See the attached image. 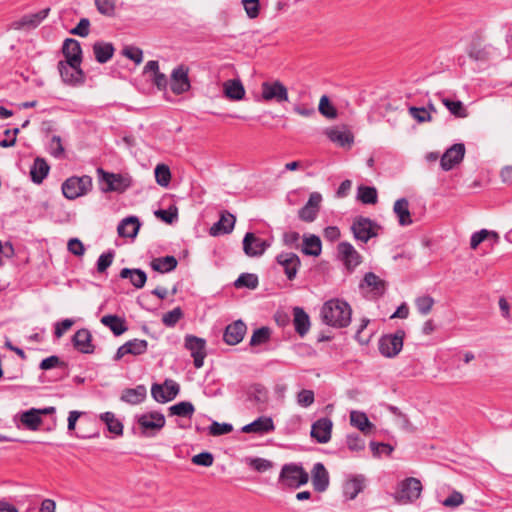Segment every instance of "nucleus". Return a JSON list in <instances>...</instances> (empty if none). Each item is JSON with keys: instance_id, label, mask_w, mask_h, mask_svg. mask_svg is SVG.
Masks as SVG:
<instances>
[{"instance_id": "obj_1", "label": "nucleus", "mask_w": 512, "mask_h": 512, "mask_svg": "<svg viewBox=\"0 0 512 512\" xmlns=\"http://www.w3.org/2000/svg\"><path fill=\"white\" fill-rule=\"evenodd\" d=\"M62 52L65 62L60 61L58 63L62 80L71 85L83 83L85 76L81 69L82 49L79 41L67 38L63 43Z\"/></svg>"}, {"instance_id": "obj_2", "label": "nucleus", "mask_w": 512, "mask_h": 512, "mask_svg": "<svg viewBox=\"0 0 512 512\" xmlns=\"http://www.w3.org/2000/svg\"><path fill=\"white\" fill-rule=\"evenodd\" d=\"M351 315L350 305L338 298L326 301L321 309L323 322L335 328L347 327L351 322Z\"/></svg>"}, {"instance_id": "obj_3", "label": "nucleus", "mask_w": 512, "mask_h": 512, "mask_svg": "<svg viewBox=\"0 0 512 512\" xmlns=\"http://www.w3.org/2000/svg\"><path fill=\"white\" fill-rule=\"evenodd\" d=\"M165 423L164 414L158 411L146 412L137 416V424L141 435L145 437L157 435L164 428Z\"/></svg>"}, {"instance_id": "obj_4", "label": "nucleus", "mask_w": 512, "mask_h": 512, "mask_svg": "<svg viewBox=\"0 0 512 512\" xmlns=\"http://www.w3.org/2000/svg\"><path fill=\"white\" fill-rule=\"evenodd\" d=\"M92 189V178L88 175L72 176L62 184V193L65 198L74 200L86 195Z\"/></svg>"}, {"instance_id": "obj_5", "label": "nucleus", "mask_w": 512, "mask_h": 512, "mask_svg": "<svg viewBox=\"0 0 512 512\" xmlns=\"http://www.w3.org/2000/svg\"><path fill=\"white\" fill-rule=\"evenodd\" d=\"M308 480V473L301 465L295 463L285 464L279 475V481L290 488H298L305 485Z\"/></svg>"}, {"instance_id": "obj_6", "label": "nucleus", "mask_w": 512, "mask_h": 512, "mask_svg": "<svg viewBox=\"0 0 512 512\" xmlns=\"http://www.w3.org/2000/svg\"><path fill=\"white\" fill-rule=\"evenodd\" d=\"M380 228V225L376 222L363 216L356 217L351 226L355 239L364 243H367L371 238L378 236Z\"/></svg>"}, {"instance_id": "obj_7", "label": "nucleus", "mask_w": 512, "mask_h": 512, "mask_svg": "<svg viewBox=\"0 0 512 512\" xmlns=\"http://www.w3.org/2000/svg\"><path fill=\"white\" fill-rule=\"evenodd\" d=\"M261 99L265 102H287L289 100L288 89L279 80L265 81L261 84Z\"/></svg>"}, {"instance_id": "obj_8", "label": "nucleus", "mask_w": 512, "mask_h": 512, "mask_svg": "<svg viewBox=\"0 0 512 512\" xmlns=\"http://www.w3.org/2000/svg\"><path fill=\"white\" fill-rule=\"evenodd\" d=\"M405 332L397 330L394 334L384 335L379 340V351L387 358H393L399 354L403 348Z\"/></svg>"}, {"instance_id": "obj_9", "label": "nucleus", "mask_w": 512, "mask_h": 512, "mask_svg": "<svg viewBox=\"0 0 512 512\" xmlns=\"http://www.w3.org/2000/svg\"><path fill=\"white\" fill-rule=\"evenodd\" d=\"M422 484L419 479L410 477L403 480L400 484V490L395 495L397 502L406 504L415 501L421 495Z\"/></svg>"}, {"instance_id": "obj_10", "label": "nucleus", "mask_w": 512, "mask_h": 512, "mask_svg": "<svg viewBox=\"0 0 512 512\" xmlns=\"http://www.w3.org/2000/svg\"><path fill=\"white\" fill-rule=\"evenodd\" d=\"M184 347L190 351L194 366L199 369L204 365L206 353V340L191 334L184 338Z\"/></svg>"}, {"instance_id": "obj_11", "label": "nucleus", "mask_w": 512, "mask_h": 512, "mask_svg": "<svg viewBox=\"0 0 512 512\" xmlns=\"http://www.w3.org/2000/svg\"><path fill=\"white\" fill-rule=\"evenodd\" d=\"M179 391V384L171 379L165 380L162 385L153 384L151 387V395L158 403L172 401L179 394Z\"/></svg>"}, {"instance_id": "obj_12", "label": "nucleus", "mask_w": 512, "mask_h": 512, "mask_svg": "<svg viewBox=\"0 0 512 512\" xmlns=\"http://www.w3.org/2000/svg\"><path fill=\"white\" fill-rule=\"evenodd\" d=\"M337 252L339 260L349 272H352L362 262L361 255L349 242H340Z\"/></svg>"}, {"instance_id": "obj_13", "label": "nucleus", "mask_w": 512, "mask_h": 512, "mask_svg": "<svg viewBox=\"0 0 512 512\" xmlns=\"http://www.w3.org/2000/svg\"><path fill=\"white\" fill-rule=\"evenodd\" d=\"M189 68L185 65H179L172 70L170 77L171 91L175 95H181L190 90Z\"/></svg>"}, {"instance_id": "obj_14", "label": "nucleus", "mask_w": 512, "mask_h": 512, "mask_svg": "<svg viewBox=\"0 0 512 512\" xmlns=\"http://www.w3.org/2000/svg\"><path fill=\"white\" fill-rule=\"evenodd\" d=\"M97 173L101 180L107 185L103 188L104 192H123L130 186V180L121 174L109 173L104 171L102 168H98Z\"/></svg>"}, {"instance_id": "obj_15", "label": "nucleus", "mask_w": 512, "mask_h": 512, "mask_svg": "<svg viewBox=\"0 0 512 512\" xmlns=\"http://www.w3.org/2000/svg\"><path fill=\"white\" fill-rule=\"evenodd\" d=\"M360 289H367L372 298H379L384 295L386 291V282L373 272H368L364 275L362 282L359 285Z\"/></svg>"}, {"instance_id": "obj_16", "label": "nucleus", "mask_w": 512, "mask_h": 512, "mask_svg": "<svg viewBox=\"0 0 512 512\" xmlns=\"http://www.w3.org/2000/svg\"><path fill=\"white\" fill-rule=\"evenodd\" d=\"M332 428V420L327 417H323L312 424L310 435L318 443L325 444L331 439Z\"/></svg>"}, {"instance_id": "obj_17", "label": "nucleus", "mask_w": 512, "mask_h": 512, "mask_svg": "<svg viewBox=\"0 0 512 512\" xmlns=\"http://www.w3.org/2000/svg\"><path fill=\"white\" fill-rule=\"evenodd\" d=\"M269 247V243L255 236L252 232H247L243 239L244 253L249 257H259Z\"/></svg>"}, {"instance_id": "obj_18", "label": "nucleus", "mask_w": 512, "mask_h": 512, "mask_svg": "<svg viewBox=\"0 0 512 512\" xmlns=\"http://www.w3.org/2000/svg\"><path fill=\"white\" fill-rule=\"evenodd\" d=\"M50 12L49 8H45L36 13L26 14L22 16L19 20H16L12 23V28L15 30H31L35 29L40 25V23L47 18Z\"/></svg>"}, {"instance_id": "obj_19", "label": "nucleus", "mask_w": 512, "mask_h": 512, "mask_svg": "<svg viewBox=\"0 0 512 512\" xmlns=\"http://www.w3.org/2000/svg\"><path fill=\"white\" fill-rule=\"evenodd\" d=\"M465 155V146L462 143H456L452 145L446 152L442 155L440 165L443 170L449 171L455 165L459 164Z\"/></svg>"}, {"instance_id": "obj_20", "label": "nucleus", "mask_w": 512, "mask_h": 512, "mask_svg": "<svg viewBox=\"0 0 512 512\" xmlns=\"http://www.w3.org/2000/svg\"><path fill=\"white\" fill-rule=\"evenodd\" d=\"M276 261L283 268L289 280H293L296 277L301 264L298 255L292 252H282L276 257Z\"/></svg>"}, {"instance_id": "obj_21", "label": "nucleus", "mask_w": 512, "mask_h": 512, "mask_svg": "<svg viewBox=\"0 0 512 512\" xmlns=\"http://www.w3.org/2000/svg\"><path fill=\"white\" fill-rule=\"evenodd\" d=\"M148 349V342L143 339H133L122 346H120L115 354V360H120L127 354H132L134 356L142 355L146 353Z\"/></svg>"}, {"instance_id": "obj_22", "label": "nucleus", "mask_w": 512, "mask_h": 512, "mask_svg": "<svg viewBox=\"0 0 512 512\" xmlns=\"http://www.w3.org/2000/svg\"><path fill=\"white\" fill-rule=\"evenodd\" d=\"M246 330L245 323L237 320L225 328L223 340L228 345H236L243 340Z\"/></svg>"}, {"instance_id": "obj_23", "label": "nucleus", "mask_w": 512, "mask_h": 512, "mask_svg": "<svg viewBox=\"0 0 512 512\" xmlns=\"http://www.w3.org/2000/svg\"><path fill=\"white\" fill-rule=\"evenodd\" d=\"M235 222V216L227 211H224L221 213L220 219L210 228V234L212 236L229 234L233 231Z\"/></svg>"}, {"instance_id": "obj_24", "label": "nucleus", "mask_w": 512, "mask_h": 512, "mask_svg": "<svg viewBox=\"0 0 512 512\" xmlns=\"http://www.w3.org/2000/svg\"><path fill=\"white\" fill-rule=\"evenodd\" d=\"M144 74H150V79L159 90H166L168 79L166 75L159 71V63L156 60H150L144 67Z\"/></svg>"}, {"instance_id": "obj_25", "label": "nucleus", "mask_w": 512, "mask_h": 512, "mask_svg": "<svg viewBox=\"0 0 512 512\" xmlns=\"http://www.w3.org/2000/svg\"><path fill=\"white\" fill-rule=\"evenodd\" d=\"M72 342L74 347L81 353L91 354L94 352V345L92 344V335L87 329L78 330L73 338Z\"/></svg>"}, {"instance_id": "obj_26", "label": "nucleus", "mask_w": 512, "mask_h": 512, "mask_svg": "<svg viewBox=\"0 0 512 512\" xmlns=\"http://www.w3.org/2000/svg\"><path fill=\"white\" fill-rule=\"evenodd\" d=\"M275 429L272 418L261 416L254 420L253 422L243 426L242 432L244 433H255V434H264L268 432H272Z\"/></svg>"}, {"instance_id": "obj_27", "label": "nucleus", "mask_w": 512, "mask_h": 512, "mask_svg": "<svg viewBox=\"0 0 512 512\" xmlns=\"http://www.w3.org/2000/svg\"><path fill=\"white\" fill-rule=\"evenodd\" d=\"M223 93L231 101H240L245 97V88L239 79H229L223 83Z\"/></svg>"}, {"instance_id": "obj_28", "label": "nucleus", "mask_w": 512, "mask_h": 512, "mask_svg": "<svg viewBox=\"0 0 512 512\" xmlns=\"http://www.w3.org/2000/svg\"><path fill=\"white\" fill-rule=\"evenodd\" d=\"M312 484L318 492H324L328 488L329 474L320 462L316 463L312 469Z\"/></svg>"}, {"instance_id": "obj_29", "label": "nucleus", "mask_w": 512, "mask_h": 512, "mask_svg": "<svg viewBox=\"0 0 512 512\" xmlns=\"http://www.w3.org/2000/svg\"><path fill=\"white\" fill-rule=\"evenodd\" d=\"M326 136L329 138L330 141L340 145V146H346L351 145L354 140L353 134L346 128H330L327 129L325 132Z\"/></svg>"}, {"instance_id": "obj_30", "label": "nucleus", "mask_w": 512, "mask_h": 512, "mask_svg": "<svg viewBox=\"0 0 512 512\" xmlns=\"http://www.w3.org/2000/svg\"><path fill=\"white\" fill-rule=\"evenodd\" d=\"M115 48L112 43L97 41L93 44V53L98 63L108 62L114 55Z\"/></svg>"}, {"instance_id": "obj_31", "label": "nucleus", "mask_w": 512, "mask_h": 512, "mask_svg": "<svg viewBox=\"0 0 512 512\" xmlns=\"http://www.w3.org/2000/svg\"><path fill=\"white\" fill-rule=\"evenodd\" d=\"M139 228H140V222H139L138 218L135 216H130V217L123 219L119 223V225L117 227V231L121 237L134 238V237H136V235L139 231Z\"/></svg>"}, {"instance_id": "obj_32", "label": "nucleus", "mask_w": 512, "mask_h": 512, "mask_svg": "<svg viewBox=\"0 0 512 512\" xmlns=\"http://www.w3.org/2000/svg\"><path fill=\"white\" fill-rule=\"evenodd\" d=\"M293 324L295 331L300 335L304 336L310 329V319L308 314L300 307L293 309Z\"/></svg>"}, {"instance_id": "obj_33", "label": "nucleus", "mask_w": 512, "mask_h": 512, "mask_svg": "<svg viewBox=\"0 0 512 512\" xmlns=\"http://www.w3.org/2000/svg\"><path fill=\"white\" fill-rule=\"evenodd\" d=\"M147 390L144 385H138L135 388H127L123 390L120 399L131 405H137L146 398Z\"/></svg>"}, {"instance_id": "obj_34", "label": "nucleus", "mask_w": 512, "mask_h": 512, "mask_svg": "<svg viewBox=\"0 0 512 512\" xmlns=\"http://www.w3.org/2000/svg\"><path fill=\"white\" fill-rule=\"evenodd\" d=\"M364 481L365 479L361 475L348 479L343 485L344 496L349 500L356 498L364 488Z\"/></svg>"}, {"instance_id": "obj_35", "label": "nucleus", "mask_w": 512, "mask_h": 512, "mask_svg": "<svg viewBox=\"0 0 512 512\" xmlns=\"http://www.w3.org/2000/svg\"><path fill=\"white\" fill-rule=\"evenodd\" d=\"M101 323L108 327L116 336L122 335L128 330L125 320L117 315H104L101 318Z\"/></svg>"}, {"instance_id": "obj_36", "label": "nucleus", "mask_w": 512, "mask_h": 512, "mask_svg": "<svg viewBox=\"0 0 512 512\" xmlns=\"http://www.w3.org/2000/svg\"><path fill=\"white\" fill-rule=\"evenodd\" d=\"M393 211L398 217L401 226H408L412 224V218L409 211V202L406 198L398 199L393 206Z\"/></svg>"}, {"instance_id": "obj_37", "label": "nucleus", "mask_w": 512, "mask_h": 512, "mask_svg": "<svg viewBox=\"0 0 512 512\" xmlns=\"http://www.w3.org/2000/svg\"><path fill=\"white\" fill-rule=\"evenodd\" d=\"M120 277L123 279L129 278L131 284L137 289L144 287L147 281V275L141 269L123 268L120 271Z\"/></svg>"}, {"instance_id": "obj_38", "label": "nucleus", "mask_w": 512, "mask_h": 512, "mask_svg": "<svg viewBox=\"0 0 512 512\" xmlns=\"http://www.w3.org/2000/svg\"><path fill=\"white\" fill-rule=\"evenodd\" d=\"M178 261L174 256H164L154 258L150 266L154 271L159 273H168L177 267Z\"/></svg>"}, {"instance_id": "obj_39", "label": "nucleus", "mask_w": 512, "mask_h": 512, "mask_svg": "<svg viewBox=\"0 0 512 512\" xmlns=\"http://www.w3.org/2000/svg\"><path fill=\"white\" fill-rule=\"evenodd\" d=\"M49 169L50 167L44 159L36 158L30 170L32 181L36 184L42 183L48 175Z\"/></svg>"}, {"instance_id": "obj_40", "label": "nucleus", "mask_w": 512, "mask_h": 512, "mask_svg": "<svg viewBox=\"0 0 512 512\" xmlns=\"http://www.w3.org/2000/svg\"><path fill=\"white\" fill-rule=\"evenodd\" d=\"M302 253L309 256L317 257L321 254V240L316 235L305 236L303 239Z\"/></svg>"}, {"instance_id": "obj_41", "label": "nucleus", "mask_w": 512, "mask_h": 512, "mask_svg": "<svg viewBox=\"0 0 512 512\" xmlns=\"http://www.w3.org/2000/svg\"><path fill=\"white\" fill-rule=\"evenodd\" d=\"M350 423L365 434H369L373 428V424L364 412L352 411L350 413Z\"/></svg>"}, {"instance_id": "obj_42", "label": "nucleus", "mask_w": 512, "mask_h": 512, "mask_svg": "<svg viewBox=\"0 0 512 512\" xmlns=\"http://www.w3.org/2000/svg\"><path fill=\"white\" fill-rule=\"evenodd\" d=\"M440 100L449 112L457 118H466L468 116L467 109L460 100H451L446 97H441Z\"/></svg>"}, {"instance_id": "obj_43", "label": "nucleus", "mask_w": 512, "mask_h": 512, "mask_svg": "<svg viewBox=\"0 0 512 512\" xmlns=\"http://www.w3.org/2000/svg\"><path fill=\"white\" fill-rule=\"evenodd\" d=\"M101 421H103L109 432L121 436L123 434V424L119 419L116 418L112 412H105L100 415Z\"/></svg>"}, {"instance_id": "obj_44", "label": "nucleus", "mask_w": 512, "mask_h": 512, "mask_svg": "<svg viewBox=\"0 0 512 512\" xmlns=\"http://www.w3.org/2000/svg\"><path fill=\"white\" fill-rule=\"evenodd\" d=\"M21 422L30 430H37L42 422L40 417V410L31 409L26 411L21 416Z\"/></svg>"}, {"instance_id": "obj_45", "label": "nucleus", "mask_w": 512, "mask_h": 512, "mask_svg": "<svg viewBox=\"0 0 512 512\" xmlns=\"http://www.w3.org/2000/svg\"><path fill=\"white\" fill-rule=\"evenodd\" d=\"M357 197L363 204H376L378 201L376 188L370 186H359Z\"/></svg>"}, {"instance_id": "obj_46", "label": "nucleus", "mask_w": 512, "mask_h": 512, "mask_svg": "<svg viewBox=\"0 0 512 512\" xmlns=\"http://www.w3.org/2000/svg\"><path fill=\"white\" fill-rule=\"evenodd\" d=\"M195 411L194 405L188 401L179 402L171 407H169V412L171 415L179 416V417H191Z\"/></svg>"}, {"instance_id": "obj_47", "label": "nucleus", "mask_w": 512, "mask_h": 512, "mask_svg": "<svg viewBox=\"0 0 512 512\" xmlns=\"http://www.w3.org/2000/svg\"><path fill=\"white\" fill-rule=\"evenodd\" d=\"M259 284L258 277L252 273H242L234 282L236 288L256 289Z\"/></svg>"}, {"instance_id": "obj_48", "label": "nucleus", "mask_w": 512, "mask_h": 512, "mask_svg": "<svg viewBox=\"0 0 512 512\" xmlns=\"http://www.w3.org/2000/svg\"><path fill=\"white\" fill-rule=\"evenodd\" d=\"M155 179L156 183L162 187H167L171 181V172L167 165L158 164L155 167Z\"/></svg>"}, {"instance_id": "obj_49", "label": "nucleus", "mask_w": 512, "mask_h": 512, "mask_svg": "<svg viewBox=\"0 0 512 512\" xmlns=\"http://www.w3.org/2000/svg\"><path fill=\"white\" fill-rule=\"evenodd\" d=\"M318 110L324 117L328 119H334L337 117V110L330 103V100L327 95H323L320 98Z\"/></svg>"}, {"instance_id": "obj_50", "label": "nucleus", "mask_w": 512, "mask_h": 512, "mask_svg": "<svg viewBox=\"0 0 512 512\" xmlns=\"http://www.w3.org/2000/svg\"><path fill=\"white\" fill-rule=\"evenodd\" d=\"M98 12L104 16L112 17L116 10V0H94Z\"/></svg>"}, {"instance_id": "obj_51", "label": "nucleus", "mask_w": 512, "mask_h": 512, "mask_svg": "<svg viewBox=\"0 0 512 512\" xmlns=\"http://www.w3.org/2000/svg\"><path fill=\"white\" fill-rule=\"evenodd\" d=\"M492 236L496 241H498L499 236L494 231H488L486 229H482L478 232L472 234L470 239V247L472 249H476L480 243H482L487 237Z\"/></svg>"}, {"instance_id": "obj_52", "label": "nucleus", "mask_w": 512, "mask_h": 512, "mask_svg": "<svg viewBox=\"0 0 512 512\" xmlns=\"http://www.w3.org/2000/svg\"><path fill=\"white\" fill-rule=\"evenodd\" d=\"M270 329L268 327H261L256 329L250 339L251 346H257L264 344L270 339Z\"/></svg>"}, {"instance_id": "obj_53", "label": "nucleus", "mask_w": 512, "mask_h": 512, "mask_svg": "<svg viewBox=\"0 0 512 512\" xmlns=\"http://www.w3.org/2000/svg\"><path fill=\"white\" fill-rule=\"evenodd\" d=\"M415 305L420 314L427 315L432 310L434 299L428 295L420 296L416 298Z\"/></svg>"}, {"instance_id": "obj_54", "label": "nucleus", "mask_w": 512, "mask_h": 512, "mask_svg": "<svg viewBox=\"0 0 512 512\" xmlns=\"http://www.w3.org/2000/svg\"><path fill=\"white\" fill-rule=\"evenodd\" d=\"M182 317V309L180 307H176L162 316V323L167 327H173Z\"/></svg>"}, {"instance_id": "obj_55", "label": "nucleus", "mask_w": 512, "mask_h": 512, "mask_svg": "<svg viewBox=\"0 0 512 512\" xmlns=\"http://www.w3.org/2000/svg\"><path fill=\"white\" fill-rule=\"evenodd\" d=\"M409 114L419 123L430 122L432 121V116L430 115V111L425 107H410Z\"/></svg>"}, {"instance_id": "obj_56", "label": "nucleus", "mask_w": 512, "mask_h": 512, "mask_svg": "<svg viewBox=\"0 0 512 512\" xmlns=\"http://www.w3.org/2000/svg\"><path fill=\"white\" fill-rule=\"evenodd\" d=\"M49 150L50 154L54 156L55 158H62L64 157V147L62 145V140L60 136L54 135L49 143Z\"/></svg>"}, {"instance_id": "obj_57", "label": "nucleus", "mask_w": 512, "mask_h": 512, "mask_svg": "<svg viewBox=\"0 0 512 512\" xmlns=\"http://www.w3.org/2000/svg\"><path fill=\"white\" fill-rule=\"evenodd\" d=\"M233 430V426L229 423H219L213 421L209 426V433L213 436H220L230 433Z\"/></svg>"}, {"instance_id": "obj_58", "label": "nucleus", "mask_w": 512, "mask_h": 512, "mask_svg": "<svg viewBox=\"0 0 512 512\" xmlns=\"http://www.w3.org/2000/svg\"><path fill=\"white\" fill-rule=\"evenodd\" d=\"M346 444L351 451H361L365 447L364 440L357 434H349L346 437Z\"/></svg>"}, {"instance_id": "obj_59", "label": "nucleus", "mask_w": 512, "mask_h": 512, "mask_svg": "<svg viewBox=\"0 0 512 512\" xmlns=\"http://www.w3.org/2000/svg\"><path fill=\"white\" fill-rule=\"evenodd\" d=\"M245 12L250 19L258 17L260 11L259 0H243Z\"/></svg>"}, {"instance_id": "obj_60", "label": "nucleus", "mask_w": 512, "mask_h": 512, "mask_svg": "<svg viewBox=\"0 0 512 512\" xmlns=\"http://www.w3.org/2000/svg\"><path fill=\"white\" fill-rule=\"evenodd\" d=\"M122 53L124 56L134 61L136 64H140L143 60V51L138 47H125Z\"/></svg>"}, {"instance_id": "obj_61", "label": "nucleus", "mask_w": 512, "mask_h": 512, "mask_svg": "<svg viewBox=\"0 0 512 512\" xmlns=\"http://www.w3.org/2000/svg\"><path fill=\"white\" fill-rule=\"evenodd\" d=\"M214 457L210 452H202L192 457V463L199 466L209 467L213 464Z\"/></svg>"}, {"instance_id": "obj_62", "label": "nucleus", "mask_w": 512, "mask_h": 512, "mask_svg": "<svg viewBox=\"0 0 512 512\" xmlns=\"http://www.w3.org/2000/svg\"><path fill=\"white\" fill-rule=\"evenodd\" d=\"M114 258V252L109 251L99 256L97 261V271L103 273L112 264Z\"/></svg>"}, {"instance_id": "obj_63", "label": "nucleus", "mask_w": 512, "mask_h": 512, "mask_svg": "<svg viewBox=\"0 0 512 512\" xmlns=\"http://www.w3.org/2000/svg\"><path fill=\"white\" fill-rule=\"evenodd\" d=\"M297 403L302 407H309L314 403V392L303 389L297 394Z\"/></svg>"}, {"instance_id": "obj_64", "label": "nucleus", "mask_w": 512, "mask_h": 512, "mask_svg": "<svg viewBox=\"0 0 512 512\" xmlns=\"http://www.w3.org/2000/svg\"><path fill=\"white\" fill-rule=\"evenodd\" d=\"M68 251L78 257H81L85 253V247L78 238H71L67 243Z\"/></svg>"}]
</instances>
